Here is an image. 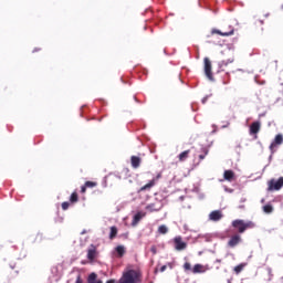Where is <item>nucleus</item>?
I'll return each mask as SVG.
<instances>
[{
    "label": "nucleus",
    "instance_id": "f257e3e1",
    "mask_svg": "<svg viewBox=\"0 0 283 283\" xmlns=\"http://www.w3.org/2000/svg\"><path fill=\"white\" fill-rule=\"evenodd\" d=\"M138 277H140V274L138 271L135 270H127L123 273L122 279L119 280V283H137Z\"/></svg>",
    "mask_w": 283,
    "mask_h": 283
},
{
    "label": "nucleus",
    "instance_id": "f03ea898",
    "mask_svg": "<svg viewBox=\"0 0 283 283\" xmlns=\"http://www.w3.org/2000/svg\"><path fill=\"white\" fill-rule=\"evenodd\" d=\"M232 227L238 229L239 233H244L245 229H253V227H255V223H253L252 221L244 222V220L238 219L232 222Z\"/></svg>",
    "mask_w": 283,
    "mask_h": 283
},
{
    "label": "nucleus",
    "instance_id": "7ed1b4c3",
    "mask_svg": "<svg viewBox=\"0 0 283 283\" xmlns=\"http://www.w3.org/2000/svg\"><path fill=\"white\" fill-rule=\"evenodd\" d=\"M211 60L209 57L203 59V72L208 80L213 81V73L211 72Z\"/></svg>",
    "mask_w": 283,
    "mask_h": 283
},
{
    "label": "nucleus",
    "instance_id": "20e7f679",
    "mask_svg": "<svg viewBox=\"0 0 283 283\" xmlns=\"http://www.w3.org/2000/svg\"><path fill=\"white\" fill-rule=\"evenodd\" d=\"M283 186V177L279 178L277 180L272 179L269 181V191H280Z\"/></svg>",
    "mask_w": 283,
    "mask_h": 283
},
{
    "label": "nucleus",
    "instance_id": "39448f33",
    "mask_svg": "<svg viewBox=\"0 0 283 283\" xmlns=\"http://www.w3.org/2000/svg\"><path fill=\"white\" fill-rule=\"evenodd\" d=\"M160 174H158L155 178L148 181L145 186H143L139 191H150L153 187H156V182L160 180Z\"/></svg>",
    "mask_w": 283,
    "mask_h": 283
},
{
    "label": "nucleus",
    "instance_id": "423d86ee",
    "mask_svg": "<svg viewBox=\"0 0 283 283\" xmlns=\"http://www.w3.org/2000/svg\"><path fill=\"white\" fill-rule=\"evenodd\" d=\"M145 216H147V212L145 211H138L133 216V221H132V227H138V223L140 222V220H143V218H145Z\"/></svg>",
    "mask_w": 283,
    "mask_h": 283
},
{
    "label": "nucleus",
    "instance_id": "0eeeda50",
    "mask_svg": "<svg viewBox=\"0 0 283 283\" xmlns=\"http://www.w3.org/2000/svg\"><path fill=\"white\" fill-rule=\"evenodd\" d=\"M175 249L176 251H185L187 249V243L182 241V237L175 238Z\"/></svg>",
    "mask_w": 283,
    "mask_h": 283
},
{
    "label": "nucleus",
    "instance_id": "6e6552de",
    "mask_svg": "<svg viewBox=\"0 0 283 283\" xmlns=\"http://www.w3.org/2000/svg\"><path fill=\"white\" fill-rule=\"evenodd\" d=\"M209 220L212 222H219V220H222V212L220 210H214L210 212Z\"/></svg>",
    "mask_w": 283,
    "mask_h": 283
},
{
    "label": "nucleus",
    "instance_id": "1a4fd4ad",
    "mask_svg": "<svg viewBox=\"0 0 283 283\" xmlns=\"http://www.w3.org/2000/svg\"><path fill=\"white\" fill-rule=\"evenodd\" d=\"M209 271V268L202 265V264H195L192 269V273H207Z\"/></svg>",
    "mask_w": 283,
    "mask_h": 283
},
{
    "label": "nucleus",
    "instance_id": "9d476101",
    "mask_svg": "<svg viewBox=\"0 0 283 283\" xmlns=\"http://www.w3.org/2000/svg\"><path fill=\"white\" fill-rule=\"evenodd\" d=\"M282 143H283V136H282V134L276 135L275 138H274V142L270 145L271 151H273V148H274L276 145H282Z\"/></svg>",
    "mask_w": 283,
    "mask_h": 283
},
{
    "label": "nucleus",
    "instance_id": "9b49d317",
    "mask_svg": "<svg viewBox=\"0 0 283 283\" xmlns=\"http://www.w3.org/2000/svg\"><path fill=\"white\" fill-rule=\"evenodd\" d=\"M235 178V172L233 170H226L223 172V179L227 180L228 182H231Z\"/></svg>",
    "mask_w": 283,
    "mask_h": 283
},
{
    "label": "nucleus",
    "instance_id": "f8f14e48",
    "mask_svg": "<svg viewBox=\"0 0 283 283\" xmlns=\"http://www.w3.org/2000/svg\"><path fill=\"white\" fill-rule=\"evenodd\" d=\"M147 211L154 212V211H160V209H163V205L161 203H150L148 206H146Z\"/></svg>",
    "mask_w": 283,
    "mask_h": 283
},
{
    "label": "nucleus",
    "instance_id": "ddd939ff",
    "mask_svg": "<svg viewBox=\"0 0 283 283\" xmlns=\"http://www.w3.org/2000/svg\"><path fill=\"white\" fill-rule=\"evenodd\" d=\"M261 124L260 122H254L250 126V134H258L260 132Z\"/></svg>",
    "mask_w": 283,
    "mask_h": 283
},
{
    "label": "nucleus",
    "instance_id": "4468645a",
    "mask_svg": "<svg viewBox=\"0 0 283 283\" xmlns=\"http://www.w3.org/2000/svg\"><path fill=\"white\" fill-rule=\"evenodd\" d=\"M240 235L235 234L233 235L230 241L228 242L229 247H238L240 244Z\"/></svg>",
    "mask_w": 283,
    "mask_h": 283
},
{
    "label": "nucleus",
    "instance_id": "2eb2a0df",
    "mask_svg": "<svg viewBox=\"0 0 283 283\" xmlns=\"http://www.w3.org/2000/svg\"><path fill=\"white\" fill-rule=\"evenodd\" d=\"M233 29L230 30L229 32H222L220 30H212V34H220V36H231L233 35Z\"/></svg>",
    "mask_w": 283,
    "mask_h": 283
},
{
    "label": "nucleus",
    "instance_id": "dca6fc26",
    "mask_svg": "<svg viewBox=\"0 0 283 283\" xmlns=\"http://www.w3.org/2000/svg\"><path fill=\"white\" fill-rule=\"evenodd\" d=\"M132 167H134V169H138V167H140V159L138 157H132Z\"/></svg>",
    "mask_w": 283,
    "mask_h": 283
},
{
    "label": "nucleus",
    "instance_id": "f3484780",
    "mask_svg": "<svg viewBox=\"0 0 283 283\" xmlns=\"http://www.w3.org/2000/svg\"><path fill=\"white\" fill-rule=\"evenodd\" d=\"M115 251H116L118 258H123L125 255V248H124V245H117L115 248Z\"/></svg>",
    "mask_w": 283,
    "mask_h": 283
},
{
    "label": "nucleus",
    "instance_id": "a211bd4d",
    "mask_svg": "<svg viewBox=\"0 0 283 283\" xmlns=\"http://www.w3.org/2000/svg\"><path fill=\"white\" fill-rule=\"evenodd\" d=\"M96 273H91L87 279V283H103V281H96Z\"/></svg>",
    "mask_w": 283,
    "mask_h": 283
},
{
    "label": "nucleus",
    "instance_id": "6ab92c4d",
    "mask_svg": "<svg viewBox=\"0 0 283 283\" xmlns=\"http://www.w3.org/2000/svg\"><path fill=\"white\" fill-rule=\"evenodd\" d=\"M96 258V249L91 248L87 251V259L88 260H94Z\"/></svg>",
    "mask_w": 283,
    "mask_h": 283
},
{
    "label": "nucleus",
    "instance_id": "aec40b11",
    "mask_svg": "<svg viewBox=\"0 0 283 283\" xmlns=\"http://www.w3.org/2000/svg\"><path fill=\"white\" fill-rule=\"evenodd\" d=\"M168 232H169V228H167V226H165V224L159 226L158 233H160L161 235H165Z\"/></svg>",
    "mask_w": 283,
    "mask_h": 283
},
{
    "label": "nucleus",
    "instance_id": "412c9836",
    "mask_svg": "<svg viewBox=\"0 0 283 283\" xmlns=\"http://www.w3.org/2000/svg\"><path fill=\"white\" fill-rule=\"evenodd\" d=\"M188 157H189V150H185L179 154V160L181 161L187 160Z\"/></svg>",
    "mask_w": 283,
    "mask_h": 283
},
{
    "label": "nucleus",
    "instance_id": "4be33fe9",
    "mask_svg": "<svg viewBox=\"0 0 283 283\" xmlns=\"http://www.w3.org/2000/svg\"><path fill=\"white\" fill-rule=\"evenodd\" d=\"M264 213H273V206L272 205H265L263 206Z\"/></svg>",
    "mask_w": 283,
    "mask_h": 283
},
{
    "label": "nucleus",
    "instance_id": "5701e85b",
    "mask_svg": "<svg viewBox=\"0 0 283 283\" xmlns=\"http://www.w3.org/2000/svg\"><path fill=\"white\" fill-rule=\"evenodd\" d=\"M117 233H118V229H116V227H112L111 234H109L111 240H114V238H116Z\"/></svg>",
    "mask_w": 283,
    "mask_h": 283
},
{
    "label": "nucleus",
    "instance_id": "b1692460",
    "mask_svg": "<svg viewBox=\"0 0 283 283\" xmlns=\"http://www.w3.org/2000/svg\"><path fill=\"white\" fill-rule=\"evenodd\" d=\"M229 63H233V59H229L228 61L219 62V67H224V66L229 65Z\"/></svg>",
    "mask_w": 283,
    "mask_h": 283
},
{
    "label": "nucleus",
    "instance_id": "393cba45",
    "mask_svg": "<svg viewBox=\"0 0 283 283\" xmlns=\"http://www.w3.org/2000/svg\"><path fill=\"white\" fill-rule=\"evenodd\" d=\"M71 202H78V195L76 192H73L70 197Z\"/></svg>",
    "mask_w": 283,
    "mask_h": 283
},
{
    "label": "nucleus",
    "instance_id": "a878e982",
    "mask_svg": "<svg viewBox=\"0 0 283 283\" xmlns=\"http://www.w3.org/2000/svg\"><path fill=\"white\" fill-rule=\"evenodd\" d=\"M244 269V264H239L234 268V272L238 273H242V270Z\"/></svg>",
    "mask_w": 283,
    "mask_h": 283
},
{
    "label": "nucleus",
    "instance_id": "bb28decb",
    "mask_svg": "<svg viewBox=\"0 0 283 283\" xmlns=\"http://www.w3.org/2000/svg\"><path fill=\"white\" fill-rule=\"evenodd\" d=\"M85 187H88V188H94V187H96V182H94V181H86L85 182Z\"/></svg>",
    "mask_w": 283,
    "mask_h": 283
},
{
    "label": "nucleus",
    "instance_id": "cd10ccee",
    "mask_svg": "<svg viewBox=\"0 0 283 283\" xmlns=\"http://www.w3.org/2000/svg\"><path fill=\"white\" fill-rule=\"evenodd\" d=\"M62 209H63V211H67V209H70V202L64 201V202L62 203Z\"/></svg>",
    "mask_w": 283,
    "mask_h": 283
},
{
    "label": "nucleus",
    "instance_id": "c85d7f7f",
    "mask_svg": "<svg viewBox=\"0 0 283 283\" xmlns=\"http://www.w3.org/2000/svg\"><path fill=\"white\" fill-rule=\"evenodd\" d=\"M184 269H185L186 271H191V263L186 262V263L184 264Z\"/></svg>",
    "mask_w": 283,
    "mask_h": 283
},
{
    "label": "nucleus",
    "instance_id": "c756f323",
    "mask_svg": "<svg viewBox=\"0 0 283 283\" xmlns=\"http://www.w3.org/2000/svg\"><path fill=\"white\" fill-rule=\"evenodd\" d=\"M207 154H209V150H206V151H205V155H200V156H199L200 160H205V157L207 156Z\"/></svg>",
    "mask_w": 283,
    "mask_h": 283
},
{
    "label": "nucleus",
    "instance_id": "7c9ffc66",
    "mask_svg": "<svg viewBox=\"0 0 283 283\" xmlns=\"http://www.w3.org/2000/svg\"><path fill=\"white\" fill-rule=\"evenodd\" d=\"M85 191H87V186L84 185V186L81 187V192L85 193Z\"/></svg>",
    "mask_w": 283,
    "mask_h": 283
},
{
    "label": "nucleus",
    "instance_id": "2f4dec72",
    "mask_svg": "<svg viewBox=\"0 0 283 283\" xmlns=\"http://www.w3.org/2000/svg\"><path fill=\"white\" fill-rule=\"evenodd\" d=\"M224 191H227V193H233V189L224 187Z\"/></svg>",
    "mask_w": 283,
    "mask_h": 283
},
{
    "label": "nucleus",
    "instance_id": "473e14b6",
    "mask_svg": "<svg viewBox=\"0 0 283 283\" xmlns=\"http://www.w3.org/2000/svg\"><path fill=\"white\" fill-rule=\"evenodd\" d=\"M165 271H167V265H163V266L160 268V272H161V273H165Z\"/></svg>",
    "mask_w": 283,
    "mask_h": 283
},
{
    "label": "nucleus",
    "instance_id": "72a5a7b5",
    "mask_svg": "<svg viewBox=\"0 0 283 283\" xmlns=\"http://www.w3.org/2000/svg\"><path fill=\"white\" fill-rule=\"evenodd\" d=\"M150 251H151V253H154V255H156V247H153V248L150 249Z\"/></svg>",
    "mask_w": 283,
    "mask_h": 283
},
{
    "label": "nucleus",
    "instance_id": "f704fd0d",
    "mask_svg": "<svg viewBox=\"0 0 283 283\" xmlns=\"http://www.w3.org/2000/svg\"><path fill=\"white\" fill-rule=\"evenodd\" d=\"M207 98H208V97H203L202 101H201V103H203V104L207 103Z\"/></svg>",
    "mask_w": 283,
    "mask_h": 283
},
{
    "label": "nucleus",
    "instance_id": "c9c22d12",
    "mask_svg": "<svg viewBox=\"0 0 283 283\" xmlns=\"http://www.w3.org/2000/svg\"><path fill=\"white\" fill-rule=\"evenodd\" d=\"M75 283H83V282H81V277H77Z\"/></svg>",
    "mask_w": 283,
    "mask_h": 283
},
{
    "label": "nucleus",
    "instance_id": "e433bc0d",
    "mask_svg": "<svg viewBox=\"0 0 283 283\" xmlns=\"http://www.w3.org/2000/svg\"><path fill=\"white\" fill-rule=\"evenodd\" d=\"M169 269H174V265L171 263H168Z\"/></svg>",
    "mask_w": 283,
    "mask_h": 283
},
{
    "label": "nucleus",
    "instance_id": "4c0bfd02",
    "mask_svg": "<svg viewBox=\"0 0 283 283\" xmlns=\"http://www.w3.org/2000/svg\"><path fill=\"white\" fill-rule=\"evenodd\" d=\"M106 283H114V280H109V281H107Z\"/></svg>",
    "mask_w": 283,
    "mask_h": 283
},
{
    "label": "nucleus",
    "instance_id": "58836bf2",
    "mask_svg": "<svg viewBox=\"0 0 283 283\" xmlns=\"http://www.w3.org/2000/svg\"><path fill=\"white\" fill-rule=\"evenodd\" d=\"M184 229L187 231V224L184 226Z\"/></svg>",
    "mask_w": 283,
    "mask_h": 283
},
{
    "label": "nucleus",
    "instance_id": "ea45409f",
    "mask_svg": "<svg viewBox=\"0 0 283 283\" xmlns=\"http://www.w3.org/2000/svg\"><path fill=\"white\" fill-rule=\"evenodd\" d=\"M222 127H223V128H224V127H228V125H224V126H222Z\"/></svg>",
    "mask_w": 283,
    "mask_h": 283
},
{
    "label": "nucleus",
    "instance_id": "a19ab883",
    "mask_svg": "<svg viewBox=\"0 0 283 283\" xmlns=\"http://www.w3.org/2000/svg\"><path fill=\"white\" fill-rule=\"evenodd\" d=\"M268 271H269V273H271V269H269Z\"/></svg>",
    "mask_w": 283,
    "mask_h": 283
},
{
    "label": "nucleus",
    "instance_id": "79ce46f5",
    "mask_svg": "<svg viewBox=\"0 0 283 283\" xmlns=\"http://www.w3.org/2000/svg\"><path fill=\"white\" fill-rule=\"evenodd\" d=\"M261 202H264V199H262Z\"/></svg>",
    "mask_w": 283,
    "mask_h": 283
}]
</instances>
